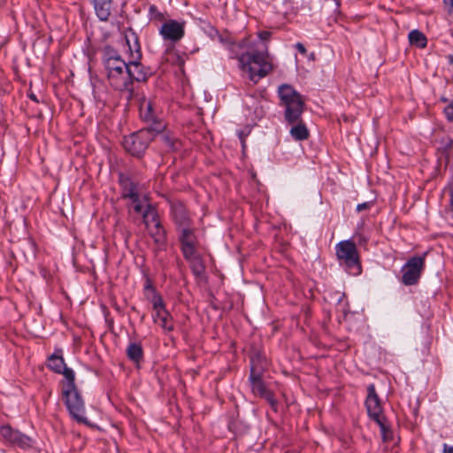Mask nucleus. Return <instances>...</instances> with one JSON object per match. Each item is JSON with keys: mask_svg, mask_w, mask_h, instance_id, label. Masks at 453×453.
I'll return each instance as SVG.
<instances>
[{"mask_svg": "<svg viewBox=\"0 0 453 453\" xmlns=\"http://www.w3.org/2000/svg\"><path fill=\"white\" fill-rule=\"evenodd\" d=\"M280 105L284 108L285 120L293 125L289 134L296 141H304L309 137V130L301 121L304 110V101L302 96L290 85L282 84L278 88Z\"/></svg>", "mask_w": 453, "mask_h": 453, "instance_id": "nucleus-1", "label": "nucleus"}, {"mask_svg": "<svg viewBox=\"0 0 453 453\" xmlns=\"http://www.w3.org/2000/svg\"><path fill=\"white\" fill-rule=\"evenodd\" d=\"M243 45L242 42H233L230 44L232 58H238L240 67L243 72L249 73L250 81L257 83L260 79L265 77L273 70V64L266 51L262 52H246L238 56L235 49H240Z\"/></svg>", "mask_w": 453, "mask_h": 453, "instance_id": "nucleus-2", "label": "nucleus"}, {"mask_svg": "<svg viewBox=\"0 0 453 453\" xmlns=\"http://www.w3.org/2000/svg\"><path fill=\"white\" fill-rule=\"evenodd\" d=\"M103 62L110 85L116 90L123 91L129 61L126 62L117 50L107 46L104 50Z\"/></svg>", "mask_w": 453, "mask_h": 453, "instance_id": "nucleus-3", "label": "nucleus"}, {"mask_svg": "<svg viewBox=\"0 0 453 453\" xmlns=\"http://www.w3.org/2000/svg\"><path fill=\"white\" fill-rule=\"evenodd\" d=\"M165 128L164 123H156L155 127H148L127 136L123 140L124 149L132 156L140 157L143 155L150 142L156 134Z\"/></svg>", "mask_w": 453, "mask_h": 453, "instance_id": "nucleus-4", "label": "nucleus"}, {"mask_svg": "<svg viewBox=\"0 0 453 453\" xmlns=\"http://www.w3.org/2000/svg\"><path fill=\"white\" fill-rule=\"evenodd\" d=\"M62 395L70 415L79 423H87L84 402L76 388L75 380L63 384Z\"/></svg>", "mask_w": 453, "mask_h": 453, "instance_id": "nucleus-5", "label": "nucleus"}, {"mask_svg": "<svg viewBox=\"0 0 453 453\" xmlns=\"http://www.w3.org/2000/svg\"><path fill=\"white\" fill-rule=\"evenodd\" d=\"M336 257L341 265L345 267L349 274L358 275L361 273V265L356 244L350 241L340 242L336 247Z\"/></svg>", "mask_w": 453, "mask_h": 453, "instance_id": "nucleus-6", "label": "nucleus"}, {"mask_svg": "<svg viewBox=\"0 0 453 453\" xmlns=\"http://www.w3.org/2000/svg\"><path fill=\"white\" fill-rule=\"evenodd\" d=\"M266 365V360L260 355H257L250 359V382L251 384L252 392L261 396L268 388L262 380V374Z\"/></svg>", "mask_w": 453, "mask_h": 453, "instance_id": "nucleus-7", "label": "nucleus"}, {"mask_svg": "<svg viewBox=\"0 0 453 453\" xmlns=\"http://www.w3.org/2000/svg\"><path fill=\"white\" fill-rule=\"evenodd\" d=\"M426 256V253H424L422 257H412L403 266L402 281L404 285L411 286L418 282L425 267Z\"/></svg>", "mask_w": 453, "mask_h": 453, "instance_id": "nucleus-8", "label": "nucleus"}, {"mask_svg": "<svg viewBox=\"0 0 453 453\" xmlns=\"http://www.w3.org/2000/svg\"><path fill=\"white\" fill-rule=\"evenodd\" d=\"M127 73V77L125 81L123 91L128 92L131 96L134 92V81L145 82L150 76V73L141 65V60L135 59H129Z\"/></svg>", "mask_w": 453, "mask_h": 453, "instance_id": "nucleus-9", "label": "nucleus"}, {"mask_svg": "<svg viewBox=\"0 0 453 453\" xmlns=\"http://www.w3.org/2000/svg\"><path fill=\"white\" fill-rule=\"evenodd\" d=\"M0 435L8 445L16 446L22 449L33 447L34 441L29 436L13 429L9 425H4L0 427Z\"/></svg>", "mask_w": 453, "mask_h": 453, "instance_id": "nucleus-10", "label": "nucleus"}, {"mask_svg": "<svg viewBox=\"0 0 453 453\" xmlns=\"http://www.w3.org/2000/svg\"><path fill=\"white\" fill-rule=\"evenodd\" d=\"M154 311L153 320L158 323L165 332H172L174 329L173 319L170 312L166 310L163 299L157 298L152 305Z\"/></svg>", "mask_w": 453, "mask_h": 453, "instance_id": "nucleus-11", "label": "nucleus"}, {"mask_svg": "<svg viewBox=\"0 0 453 453\" xmlns=\"http://www.w3.org/2000/svg\"><path fill=\"white\" fill-rule=\"evenodd\" d=\"M119 183L121 188V196L125 199L128 198L133 203V206L141 203L139 194V184L135 182L131 177L125 173L119 174Z\"/></svg>", "mask_w": 453, "mask_h": 453, "instance_id": "nucleus-12", "label": "nucleus"}, {"mask_svg": "<svg viewBox=\"0 0 453 453\" xmlns=\"http://www.w3.org/2000/svg\"><path fill=\"white\" fill-rule=\"evenodd\" d=\"M48 367L58 374H63L66 381L75 380V373L73 369L66 366L62 356V349L56 350L48 358Z\"/></svg>", "mask_w": 453, "mask_h": 453, "instance_id": "nucleus-13", "label": "nucleus"}, {"mask_svg": "<svg viewBox=\"0 0 453 453\" xmlns=\"http://www.w3.org/2000/svg\"><path fill=\"white\" fill-rule=\"evenodd\" d=\"M159 34L164 40L176 42L184 36V23L175 19H169L163 23Z\"/></svg>", "mask_w": 453, "mask_h": 453, "instance_id": "nucleus-14", "label": "nucleus"}, {"mask_svg": "<svg viewBox=\"0 0 453 453\" xmlns=\"http://www.w3.org/2000/svg\"><path fill=\"white\" fill-rule=\"evenodd\" d=\"M133 210L142 217L145 226H161L157 211L151 204L137 203L133 206Z\"/></svg>", "mask_w": 453, "mask_h": 453, "instance_id": "nucleus-15", "label": "nucleus"}, {"mask_svg": "<svg viewBox=\"0 0 453 453\" xmlns=\"http://www.w3.org/2000/svg\"><path fill=\"white\" fill-rule=\"evenodd\" d=\"M183 257L197 252L199 242L191 228H183L180 236Z\"/></svg>", "mask_w": 453, "mask_h": 453, "instance_id": "nucleus-16", "label": "nucleus"}, {"mask_svg": "<svg viewBox=\"0 0 453 453\" xmlns=\"http://www.w3.org/2000/svg\"><path fill=\"white\" fill-rule=\"evenodd\" d=\"M365 406L369 416H377L378 413L382 412L380 400L376 393L374 384H370L367 387V396L365 399Z\"/></svg>", "mask_w": 453, "mask_h": 453, "instance_id": "nucleus-17", "label": "nucleus"}, {"mask_svg": "<svg viewBox=\"0 0 453 453\" xmlns=\"http://www.w3.org/2000/svg\"><path fill=\"white\" fill-rule=\"evenodd\" d=\"M171 215L175 224L181 226L188 225L189 222L188 212L185 205L180 201H172L170 203Z\"/></svg>", "mask_w": 453, "mask_h": 453, "instance_id": "nucleus-18", "label": "nucleus"}, {"mask_svg": "<svg viewBox=\"0 0 453 453\" xmlns=\"http://www.w3.org/2000/svg\"><path fill=\"white\" fill-rule=\"evenodd\" d=\"M184 258L189 263L191 271L196 278L202 279L205 274V265L201 255L196 252L190 256L184 257Z\"/></svg>", "mask_w": 453, "mask_h": 453, "instance_id": "nucleus-19", "label": "nucleus"}, {"mask_svg": "<svg viewBox=\"0 0 453 453\" xmlns=\"http://www.w3.org/2000/svg\"><path fill=\"white\" fill-rule=\"evenodd\" d=\"M96 16L102 21L108 20L111 15V0H92Z\"/></svg>", "mask_w": 453, "mask_h": 453, "instance_id": "nucleus-20", "label": "nucleus"}, {"mask_svg": "<svg viewBox=\"0 0 453 453\" xmlns=\"http://www.w3.org/2000/svg\"><path fill=\"white\" fill-rule=\"evenodd\" d=\"M126 42L130 52V59L141 60L142 52L141 47L138 42V37L134 32H130L129 35H125Z\"/></svg>", "mask_w": 453, "mask_h": 453, "instance_id": "nucleus-21", "label": "nucleus"}, {"mask_svg": "<svg viewBox=\"0 0 453 453\" xmlns=\"http://www.w3.org/2000/svg\"><path fill=\"white\" fill-rule=\"evenodd\" d=\"M140 116L144 121L150 123L149 127H155L156 123H162L161 121L157 120L153 105L150 101H143L141 104Z\"/></svg>", "mask_w": 453, "mask_h": 453, "instance_id": "nucleus-22", "label": "nucleus"}, {"mask_svg": "<svg viewBox=\"0 0 453 453\" xmlns=\"http://www.w3.org/2000/svg\"><path fill=\"white\" fill-rule=\"evenodd\" d=\"M127 357L134 362L139 363L143 358V349L140 343L132 342L127 348Z\"/></svg>", "mask_w": 453, "mask_h": 453, "instance_id": "nucleus-23", "label": "nucleus"}, {"mask_svg": "<svg viewBox=\"0 0 453 453\" xmlns=\"http://www.w3.org/2000/svg\"><path fill=\"white\" fill-rule=\"evenodd\" d=\"M150 235L154 240L157 249L164 250L166 244V234L164 228H150Z\"/></svg>", "mask_w": 453, "mask_h": 453, "instance_id": "nucleus-24", "label": "nucleus"}, {"mask_svg": "<svg viewBox=\"0 0 453 453\" xmlns=\"http://www.w3.org/2000/svg\"><path fill=\"white\" fill-rule=\"evenodd\" d=\"M409 42L411 45H415L418 48H425L427 44V39L426 35L418 29H414L409 33Z\"/></svg>", "mask_w": 453, "mask_h": 453, "instance_id": "nucleus-25", "label": "nucleus"}, {"mask_svg": "<svg viewBox=\"0 0 453 453\" xmlns=\"http://www.w3.org/2000/svg\"><path fill=\"white\" fill-rule=\"evenodd\" d=\"M160 140L162 142V143L169 150H172V151H176V150H179L180 148H181V142L173 136V135H170L168 134H163L160 135Z\"/></svg>", "mask_w": 453, "mask_h": 453, "instance_id": "nucleus-26", "label": "nucleus"}, {"mask_svg": "<svg viewBox=\"0 0 453 453\" xmlns=\"http://www.w3.org/2000/svg\"><path fill=\"white\" fill-rule=\"evenodd\" d=\"M146 298L154 305V302L157 298L163 299L162 296L157 292L153 287L152 282L150 279H147L144 285Z\"/></svg>", "mask_w": 453, "mask_h": 453, "instance_id": "nucleus-27", "label": "nucleus"}, {"mask_svg": "<svg viewBox=\"0 0 453 453\" xmlns=\"http://www.w3.org/2000/svg\"><path fill=\"white\" fill-rule=\"evenodd\" d=\"M260 397H263L264 399H265L268 403L270 404L271 408L274 411H277V409H278V401L276 400V398L274 397L272 391H270L269 389L265 393L263 394Z\"/></svg>", "mask_w": 453, "mask_h": 453, "instance_id": "nucleus-28", "label": "nucleus"}, {"mask_svg": "<svg viewBox=\"0 0 453 453\" xmlns=\"http://www.w3.org/2000/svg\"><path fill=\"white\" fill-rule=\"evenodd\" d=\"M372 420H374L380 426V429H384L387 424L386 418L381 413H378L377 416H369Z\"/></svg>", "mask_w": 453, "mask_h": 453, "instance_id": "nucleus-29", "label": "nucleus"}, {"mask_svg": "<svg viewBox=\"0 0 453 453\" xmlns=\"http://www.w3.org/2000/svg\"><path fill=\"white\" fill-rule=\"evenodd\" d=\"M444 10L453 20V0H442Z\"/></svg>", "mask_w": 453, "mask_h": 453, "instance_id": "nucleus-30", "label": "nucleus"}, {"mask_svg": "<svg viewBox=\"0 0 453 453\" xmlns=\"http://www.w3.org/2000/svg\"><path fill=\"white\" fill-rule=\"evenodd\" d=\"M444 114L446 116V119L449 121H453V103L449 104L448 106H446L443 110Z\"/></svg>", "mask_w": 453, "mask_h": 453, "instance_id": "nucleus-31", "label": "nucleus"}, {"mask_svg": "<svg viewBox=\"0 0 453 453\" xmlns=\"http://www.w3.org/2000/svg\"><path fill=\"white\" fill-rule=\"evenodd\" d=\"M380 433H381L382 440L384 441H389L392 437V432L388 426H386L384 429H380Z\"/></svg>", "mask_w": 453, "mask_h": 453, "instance_id": "nucleus-32", "label": "nucleus"}, {"mask_svg": "<svg viewBox=\"0 0 453 453\" xmlns=\"http://www.w3.org/2000/svg\"><path fill=\"white\" fill-rule=\"evenodd\" d=\"M372 206V202L362 203L357 204V211H362L363 210L370 209Z\"/></svg>", "mask_w": 453, "mask_h": 453, "instance_id": "nucleus-33", "label": "nucleus"}, {"mask_svg": "<svg viewBox=\"0 0 453 453\" xmlns=\"http://www.w3.org/2000/svg\"><path fill=\"white\" fill-rule=\"evenodd\" d=\"M270 35H271V33L268 31H261L258 33L259 38L263 41L268 40Z\"/></svg>", "mask_w": 453, "mask_h": 453, "instance_id": "nucleus-34", "label": "nucleus"}, {"mask_svg": "<svg viewBox=\"0 0 453 453\" xmlns=\"http://www.w3.org/2000/svg\"><path fill=\"white\" fill-rule=\"evenodd\" d=\"M296 50H297L301 54H305V53H306V49H305V47L303 46V43H301V42H297V43L296 44Z\"/></svg>", "mask_w": 453, "mask_h": 453, "instance_id": "nucleus-35", "label": "nucleus"}, {"mask_svg": "<svg viewBox=\"0 0 453 453\" xmlns=\"http://www.w3.org/2000/svg\"><path fill=\"white\" fill-rule=\"evenodd\" d=\"M443 453H453V445L449 446L447 444L443 445Z\"/></svg>", "mask_w": 453, "mask_h": 453, "instance_id": "nucleus-36", "label": "nucleus"}, {"mask_svg": "<svg viewBox=\"0 0 453 453\" xmlns=\"http://www.w3.org/2000/svg\"><path fill=\"white\" fill-rule=\"evenodd\" d=\"M451 198H450V203H451V212H452V218H453V188H451Z\"/></svg>", "mask_w": 453, "mask_h": 453, "instance_id": "nucleus-37", "label": "nucleus"}, {"mask_svg": "<svg viewBox=\"0 0 453 453\" xmlns=\"http://www.w3.org/2000/svg\"><path fill=\"white\" fill-rule=\"evenodd\" d=\"M29 98H30V99H32L33 101H35V102L38 103V99H37V97H36V96H35V95H34V94H30V95H29Z\"/></svg>", "mask_w": 453, "mask_h": 453, "instance_id": "nucleus-38", "label": "nucleus"}, {"mask_svg": "<svg viewBox=\"0 0 453 453\" xmlns=\"http://www.w3.org/2000/svg\"><path fill=\"white\" fill-rule=\"evenodd\" d=\"M157 12V7H156V6H154V5H151V6L150 7V12L151 14H153V13H154V12Z\"/></svg>", "mask_w": 453, "mask_h": 453, "instance_id": "nucleus-39", "label": "nucleus"}, {"mask_svg": "<svg viewBox=\"0 0 453 453\" xmlns=\"http://www.w3.org/2000/svg\"><path fill=\"white\" fill-rule=\"evenodd\" d=\"M447 58H448L449 63L450 65H453V55H449V56L447 57Z\"/></svg>", "mask_w": 453, "mask_h": 453, "instance_id": "nucleus-40", "label": "nucleus"}, {"mask_svg": "<svg viewBox=\"0 0 453 453\" xmlns=\"http://www.w3.org/2000/svg\"><path fill=\"white\" fill-rule=\"evenodd\" d=\"M441 100L442 102H444V103L448 102V99H447L446 97H444V96H441Z\"/></svg>", "mask_w": 453, "mask_h": 453, "instance_id": "nucleus-41", "label": "nucleus"}, {"mask_svg": "<svg viewBox=\"0 0 453 453\" xmlns=\"http://www.w3.org/2000/svg\"><path fill=\"white\" fill-rule=\"evenodd\" d=\"M335 2H336V5L339 6L340 5L339 0H335Z\"/></svg>", "mask_w": 453, "mask_h": 453, "instance_id": "nucleus-42", "label": "nucleus"}]
</instances>
